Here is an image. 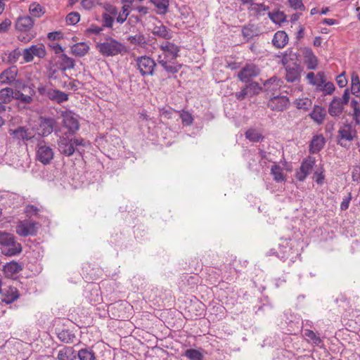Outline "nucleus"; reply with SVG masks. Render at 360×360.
<instances>
[{
  "label": "nucleus",
  "instance_id": "obj_36",
  "mask_svg": "<svg viewBox=\"0 0 360 360\" xmlns=\"http://www.w3.org/2000/svg\"><path fill=\"white\" fill-rule=\"evenodd\" d=\"M245 136L247 139L252 142H259L264 139V136L254 129L247 130Z\"/></svg>",
  "mask_w": 360,
  "mask_h": 360
},
{
  "label": "nucleus",
  "instance_id": "obj_54",
  "mask_svg": "<svg viewBox=\"0 0 360 360\" xmlns=\"http://www.w3.org/2000/svg\"><path fill=\"white\" fill-rule=\"evenodd\" d=\"M236 98L239 101L244 100L246 97H250V94L248 93V89L247 86H245L244 88H243L240 91L236 92L235 94Z\"/></svg>",
  "mask_w": 360,
  "mask_h": 360
},
{
  "label": "nucleus",
  "instance_id": "obj_59",
  "mask_svg": "<svg viewBox=\"0 0 360 360\" xmlns=\"http://www.w3.org/2000/svg\"><path fill=\"white\" fill-rule=\"evenodd\" d=\"M128 15V9L125 8V6H124L122 13H120L119 15L117 17V22L121 24L123 23L126 20Z\"/></svg>",
  "mask_w": 360,
  "mask_h": 360
},
{
  "label": "nucleus",
  "instance_id": "obj_23",
  "mask_svg": "<svg viewBox=\"0 0 360 360\" xmlns=\"http://www.w3.org/2000/svg\"><path fill=\"white\" fill-rule=\"evenodd\" d=\"M309 116L316 124H321L326 116V111L324 108L316 105Z\"/></svg>",
  "mask_w": 360,
  "mask_h": 360
},
{
  "label": "nucleus",
  "instance_id": "obj_6",
  "mask_svg": "<svg viewBox=\"0 0 360 360\" xmlns=\"http://www.w3.org/2000/svg\"><path fill=\"white\" fill-rule=\"evenodd\" d=\"M54 158V152L51 147L47 146L46 143L42 141H40L36 147V159L44 165L51 163Z\"/></svg>",
  "mask_w": 360,
  "mask_h": 360
},
{
  "label": "nucleus",
  "instance_id": "obj_48",
  "mask_svg": "<svg viewBox=\"0 0 360 360\" xmlns=\"http://www.w3.org/2000/svg\"><path fill=\"white\" fill-rule=\"evenodd\" d=\"M80 19V15L77 12H72L69 13L66 17V22L69 25L77 24Z\"/></svg>",
  "mask_w": 360,
  "mask_h": 360
},
{
  "label": "nucleus",
  "instance_id": "obj_45",
  "mask_svg": "<svg viewBox=\"0 0 360 360\" xmlns=\"http://www.w3.org/2000/svg\"><path fill=\"white\" fill-rule=\"evenodd\" d=\"M246 86L248 89L250 97L259 94L262 89L257 82H251L248 85H246Z\"/></svg>",
  "mask_w": 360,
  "mask_h": 360
},
{
  "label": "nucleus",
  "instance_id": "obj_32",
  "mask_svg": "<svg viewBox=\"0 0 360 360\" xmlns=\"http://www.w3.org/2000/svg\"><path fill=\"white\" fill-rule=\"evenodd\" d=\"M13 90L11 88H4L0 91V102L3 105L10 103L13 98Z\"/></svg>",
  "mask_w": 360,
  "mask_h": 360
},
{
  "label": "nucleus",
  "instance_id": "obj_35",
  "mask_svg": "<svg viewBox=\"0 0 360 360\" xmlns=\"http://www.w3.org/2000/svg\"><path fill=\"white\" fill-rule=\"evenodd\" d=\"M4 269L6 273L9 274L11 276L17 274L22 270V266L16 262H11L7 263Z\"/></svg>",
  "mask_w": 360,
  "mask_h": 360
},
{
  "label": "nucleus",
  "instance_id": "obj_44",
  "mask_svg": "<svg viewBox=\"0 0 360 360\" xmlns=\"http://www.w3.org/2000/svg\"><path fill=\"white\" fill-rule=\"evenodd\" d=\"M13 98L18 100L25 104L30 103L32 101V98L31 96L25 95L20 91H13Z\"/></svg>",
  "mask_w": 360,
  "mask_h": 360
},
{
  "label": "nucleus",
  "instance_id": "obj_29",
  "mask_svg": "<svg viewBox=\"0 0 360 360\" xmlns=\"http://www.w3.org/2000/svg\"><path fill=\"white\" fill-rule=\"evenodd\" d=\"M79 360H95L96 354L92 348L85 347L76 352V359Z\"/></svg>",
  "mask_w": 360,
  "mask_h": 360
},
{
  "label": "nucleus",
  "instance_id": "obj_1",
  "mask_svg": "<svg viewBox=\"0 0 360 360\" xmlns=\"http://www.w3.org/2000/svg\"><path fill=\"white\" fill-rule=\"evenodd\" d=\"M163 53L158 56V63L169 73H176L181 65L176 64L174 61L179 56L180 49L178 46L169 41L163 42L160 45Z\"/></svg>",
  "mask_w": 360,
  "mask_h": 360
},
{
  "label": "nucleus",
  "instance_id": "obj_38",
  "mask_svg": "<svg viewBox=\"0 0 360 360\" xmlns=\"http://www.w3.org/2000/svg\"><path fill=\"white\" fill-rule=\"evenodd\" d=\"M351 107L353 108V119L356 124H360V103L355 99L352 100L350 103Z\"/></svg>",
  "mask_w": 360,
  "mask_h": 360
},
{
  "label": "nucleus",
  "instance_id": "obj_15",
  "mask_svg": "<svg viewBox=\"0 0 360 360\" xmlns=\"http://www.w3.org/2000/svg\"><path fill=\"white\" fill-rule=\"evenodd\" d=\"M302 69L296 63L288 64L285 67V79L288 82H299Z\"/></svg>",
  "mask_w": 360,
  "mask_h": 360
},
{
  "label": "nucleus",
  "instance_id": "obj_57",
  "mask_svg": "<svg viewBox=\"0 0 360 360\" xmlns=\"http://www.w3.org/2000/svg\"><path fill=\"white\" fill-rule=\"evenodd\" d=\"M254 6V10L257 13H262L263 11H269V7L264 4H252Z\"/></svg>",
  "mask_w": 360,
  "mask_h": 360
},
{
  "label": "nucleus",
  "instance_id": "obj_62",
  "mask_svg": "<svg viewBox=\"0 0 360 360\" xmlns=\"http://www.w3.org/2000/svg\"><path fill=\"white\" fill-rule=\"evenodd\" d=\"M51 90V88H49L48 86H43V85L39 86L37 89V91L41 96H46L48 98H49V91Z\"/></svg>",
  "mask_w": 360,
  "mask_h": 360
},
{
  "label": "nucleus",
  "instance_id": "obj_56",
  "mask_svg": "<svg viewBox=\"0 0 360 360\" xmlns=\"http://www.w3.org/2000/svg\"><path fill=\"white\" fill-rule=\"evenodd\" d=\"M336 82L340 88H343L347 85V79H346L344 72L336 77Z\"/></svg>",
  "mask_w": 360,
  "mask_h": 360
},
{
  "label": "nucleus",
  "instance_id": "obj_34",
  "mask_svg": "<svg viewBox=\"0 0 360 360\" xmlns=\"http://www.w3.org/2000/svg\"><path fill=\"white\" fill-rule=\"evenodd\" d=\"M159 14H165L168 11L169 0H151Z\"/></svg>",
  "mask_w": 360,
  "mask_h": 360
},
{
  "label": "nucleus",
  "instance_id": "obj_49",
  "mask_svg": "<svg viewBox=\"0 0 360 360\" xmlns=\"http://www.w3.org/2000/svg\"><path fill=\"white\" fill-rule=\"evenodd\" d=\"M30 12L32 16L38 18L42 13V8L39 4L34 3L30 6Z\"/></svg>",
  "mask_w": 360,
  "mask_h": 360
},
{
  "label": "nucleus",
  "instance_id": "obj_11",
  "mask_svg": "<svg viewBox=\"0 0 360 360\" xmlns=\"http://www.w3.org/2000/svg\"><path fill=\"white\" fill-rule=\"evenodd\" d=\"M57 122L53 117H40L39 124L37 129L38 134L42 136L51 134L56 127Z\"/></svg>",
  "mask_w": 360,
  "mask_h": 360
},
{
  "label": "nucleus",
  "instance_id": "obj_26",
  "mask_svg": "<svg viewBox=\"0 0 360 360\" xmlns=\"http://www.w3.org/2000/svg\"><path fill=\"white\" fill-rule=\"evenodd\" d=\"M152 33L165 39H170L172 37V32L162 24L155 25L153 29Z\"/></svg>",
  "mask_w": 360,
  "mask_h": 360
},
{
  "label": "nucleus",
  "instance_id": "obj_22",
  "mask_svg": "<svg viewBox=\"0 0 360 360\" xmlns=\"http://www.w3.org/2000/svg\"><path fill=\"white\" fill-rule=\"evenodd\" d=\"M58 360H76V351L73 347L65 346L60 349L57 355Z\"/></svg>",
  "mask_w": 360,
  "mask_h": 360
},
{
  "label": "nucleus",
  "instance_id": "obj_28",
  "mask_svg": "<svg viewBox=\"0 0 360 360\" xmlns=\"http://www.w3.org/2000/svg\"><path fill=\"white\" fill-rule=\"evenodd\" d=\"M49 98L57 103H62L68 100V95L60 90L51 89L49 94Z\"/></svg>",
  "mask_w": 360,
  "mask_h": 360
},
{
  "label": "nucleus",
  "instance_id": "obj_8",
  "mask_svg": "<svg viewBox=\"0 0 360 360\" xmlns=\"http://www.w3.org/2000/svg\"><path fill=\"white\" fill-rule=\"evenodd\" d=\"M57 143L59 152L65 156L70 157L75 152L79 151L77 148H74L72 138H70L67 132H65L59 136Z\"/></svg>",
  "mask_w": 360,
  "mask_h": 360
},
{
  "label": "nucleus",
  "instance_id": "obj_50",
  "mask_svg": "<svg viewBox=\"0 0 360 360\" xmlns=\"http://www.w3.org/2000/svg\"><path fill=\"white\" fill-rule=\"evenodd\" d=\"M270 19L274 22H278L283 20L284 15L282 12H269L268 13Z\"/></svg>",
  "mask_w": 360,
  "mask_h": 360
},
{
  "label": "nucleus",
  "instance_id": "obj_64",
  "mask_svg": "<svg viewBox=\"0 0 360 360\" xmlns=\"http://www.w3.org/2000/svg\"><path fill=\"white\" fill-rule=\"evenodd\" d=\"M63 34L61 32H53L48 34V38L50 40H57L62 38Z\"/></svg>",
  "mask_w": 360,
  "mask_h": 360
},
{
  "label": "nucleus",
  "instance_id": "obj_18",
  "mask_svg": "<svg viewBox=\"0 0 360 360\" xmlns=\"http://www.w3.org/2000/svg\"><path fill=\"white\" fill-rule=\"evenodd\" d=\"M18 75V69L15 66L11 67L0 75V85L10 84L13 82Z\"/></svg>",
  "mask_w": 360,
  "mask_h": 360
},
{
  "label": "nucleus",
  "instance_id": "obj_7",
  "mask_svg": "<svg viewBox=\"0 0 360 360\" xmlns=\"http://www.w3.org/2000/svg\"><path fill=\"white\" fill-rule=\"evenodd\" d=\"M63 117V126L68 129V134L74 135L79 129V123L77 115L70 110L63 111L61 113Z\"/></svg>",
  "mask_w": 360,
  "mask_h": 360
},
{
  "label": "nucleus",
  "instance_id": "obj_24",
  "mask_svg": "<svg viewBox=\"0 0 360 360\" xmlns=\"http://www.w3.org/2000/svg\"><path fill=\"white\" fill-rule=\"evenodd\" d=\"M288 42V37L284 31L276 32L272 39L273 45L278 49L283 48Z\"/></svg>",
  "mask_w": 360,
  "mask_h": 360
},
{
  "label": "nucleus",
  "instance_id": "obj_40",
  "mask_svg": "<svg viewBox=\"0 0 360 360\" xmlns=\"http://www.w3.org/2000/svg\"><path fill=\"white\" fill-rule=\"evenodd\" d=\"M297 108L307 110L312 105V101L308 98H299L295 101Z\"/></svg>",
  "mask_w": 360,
  "mask_h": 360
},
{
  "label": "nucleus",
  "instance_id": "obj_4",
  "mask_svg": "<svg viewBox=\"0 0 360 360\" xmlns=\"http://www.w3.org/2000/svg\"><path fill=\"white\" fill-rule=\"evenodd\" d=\"M0 245L8 248L2 250V253L6 256H14L22 252L21 244L16 242L13 234L0 231Z\"/></svg>",
  "mask_w": 360,
  "mask_h": 360
},
{
  "label": "nucleus",
  "instance_id": "obj_13",
  "mask_svg": "<svg viewBox=\"0 0 360 360\" xmlns=\"http://www.w3.org/2000/svg\"><path fill=\"white\" fill-rule=\"evenodd\" d=\"M315 164V159L314 158H308L302 161L301 166L296 172L295 176L300 181H304L306 177L311 173Z\"/></svg>",
  "mask_w": 360,
  "mask_h": 360
},
{
  "label": "nucleus",
  "instance_id": "obj_19",
  "mask_svg": "<svg viewBox=\"0 0 360 360\" xmlns=\"http://www.w3.org/2000/svg\"><path fill=\"white\" fill-rule=\"evenodd\" d=\"M10 134L13 135L15 139L24 141H29L34 136L31 131L23 127H20L15 130H10Z\"/></svg>",
  "mask_w": 360,
  "mask_h": 360
},
{
  "label": "nucleus",
  "instance_id": "obj_17",
  "mask_svg": "<svg viewBox=\"0 0 360 360\" xmlns=\"http://www.w3.org/2000/svg\"><path fill=\"white\" fill-rule=\"evenodd\" d=\"M344 105L340 97H333L328 106L329 115L332 117H339L343 112Z\"/></svg>",
  "mask_w": 360,
  "mask_h": 360
},
{
  "label": "nucleus",
  "instance_id": "obj_14",
  "mask_svg": "<svg viewBox=\"0 0 360 360\" xmlns=\"http://www.w3.org/2000/svg\"><path fill=\"white\" fill-rule=\"evenodd\" d=\"M289 105V100L285 96H274L271 98L267 103V106L271 110L275 111H283L285 110Z\"/></svg>",
  "mask_w": 360,
  "mask_h": 360
},
{
  "label": "nucleus",
  "instance_id": "obj_9",
  "mask_svg": "<svg viewBox=\"0 0 360 360\" xmlns=\"http://www.w3.org/2000/svg\"><path fill=\"white\" fill-rule=\"evenodd\" d=\"M38 230V223L31 220L20 221L16 226V233L23 237L35 236Z\"/></svg>",
  "mask_w": 360,
  "mask_h": 360
},
{
  "label": "nucleus",
  "instance_id": "obj_51",
  "mask_svg": "<svg viewBox=\"0 0 360 360\" xmlns=\"http://www.w3.org/2000/svg\"><path fill=\"white\" fill-rule=\"evenodd\" d=\"M335 89V85L330 82L325 83V84L321 87V90L325 92L326 95H331L333 94Z\"/></svg>",
  "mask_w": 360,
  "mask_h": 360
},
{
  "label": "nucleus",
  "instance_id": "obj_2",
  "mask_svg": "<svg viewBox=\"0 0 360 360\" xmlns=\"http://www.w3.org/2000/svg\"><path fill=\"white\" fill-rule=\"evenodd\" d=\"M97 51L105 57H112L127 52L125 46L110 37L105 38L103 41L96 45Z\"/></svg>",
  "mask_w": 360,
  "mask_h": 360
},
{
  "label": "nucleus",
  "instance_id": "obj_12",
  "mask_svg": "<svg viewBox=\"0 0 360 360\" xmlns=\"http://www.w3.org/2000/svg\"><path fill=\"white\" fill-rule=\"evenodd\" d=\"M23 58L26 62H30L33 60L34 56L38 58H44L46 56L45 46L42 44L32 45L30 47L24 49Z\"/></svg>",
  "mask_w": 360,
  "mask_h": 360
},
{
  "label": "nucleus",
  "instance_id": "obj_61",
  "mask_svg": "<svg viewBox=\"0 0 360 360\" xmlns=\"http://www.w3.org/2000/svg\"><path fill=\"white\" fill-rule=\"evenodd\" d=\"M351 199L352 195L351 193H349L348 196L344 198L340 204V209L342 210H346L348 209Z\"/></svg>",
  "mask_w": 360,
  "mask_h": 360
},
{
  "label": "nucleus",
  "instance_id": "obj_27",
  "mask_svg": "<svg viewBox=\"0 0 360 360\" xmlns=\"http://www.w3.org/2000/svg\"><path fill=\"white\" fill-rule=\"evenodd\" d=\"M4 298L2 301L6 304H11L19 297V293L16 288L9 287L8 289H4L3 292Z\"/></svg>",
  "mask_w": 360,
  "mask_h": 360
},
{
  "label": "nucleus",
  "instance_id": "obj_3",
  "mask_svg": "<svg viewBox=\"0 0 360 360\" xmlns=\"http://www.w3.org/2000/svg\"><path fill=\"white\" fill-rule=\"evenodd\" d=\"M357 137V131L351 124L340 126L336 136V143L345 148H349L352 142Z\"/></svg>",
  "mask_w": 360,
  "mask_h": 360
},
{
  "label": "nucleus",
  "instance_id": "obj_55",
  "mask_svg": "<svg viewBox=\"0 0 360 360\" xmlns=\"http://www.w3.org/2000/svg\"><path fill=\"white\" fill-rule=\"evenodd\" d=\"M288 2L290 6L295 10H304L305 8L302 0H288Z\"/></svg>",
  "mask_w": 360,
  "mask_h": 360
},
{
  "label": "nucleus",
  "instance_id": "obj_46",
  "mask_svg": "<svg viewBox=\"0 0 360 360\" xmlns=\"http://www.w3.org/2000/svg\"><path fill=\"white\" fill-rule=\"evenodd\" d=\"M180 117L183 124L190 126L193 124V117L189 112L182 111L180 114Z\"/></svg>",
  "mask_w": 360,
  "mask_h": 360
},
{
  "label": "nucleus",
  "instance_id": "obj_30",
  "mask_svg": "<svg viewBox=\"0 0 360 360\" xmlns=\"http://www.w3.org/2000/svg\"><path fill=\"white\" fill-rule=\"evenodd\" d=\"M89 46L84 42L77 43L71 47V52L77 56H84L89 51Z\"/></svg>",
  "mask_w": 360,
  "mask_h": 360
},
{
  "label": "nucleus",
  "instance_id": "obj_39",
  "mask_svg": "<svg viewBox=\"0 0 360 360\" xmlns=\"http://www.w3.org/2000/svg\"><path fill=\"white\" fill-rule=\"evenodd\" d=\"M304 336L307 339L308 341H311L312 343L317 346L322 343V340L320 337L317 336L315 333L311 330L305 329L304 330Z\"/></svg>",
  "mask_w": 360,
  "mask_h": 360
},
{
  "label": "nucleus",
  "instance_id": "obj_42",
  "mask_svg": "<svg viewBox=\"0 0 360 360\" xmlns=\"http://www.w3.org/2000/svg\"><path fill=\"white\" fill-rule=\"evenodd\" d=\"M128 40L134 45L144 47L146 45V38L143 34H139L134 36H129Z\"/></svg>",
  "mask_w": 360,
  "mask_h": 360
},
{
  "label": "nucleus",
  "instance_id": "obj_63",
  "mask_svg": "<svg viewBox=\"0 0 360 360\" xmlns=\"http://www.w3.org/2000/svg\"><path fill=\"white\" fill-rule=\"evenodd\" d=\"M102 30H103V27H98V26L95 25H91L87 29V32L89 33L95 34H99Z\"/></svg>",
  "mask_w": 360,
  "mask_h": 360
},
{
  "label": "nucleus",
  "instance_id": "obj_21",
  "mask_svg": "<svg viewBox=\"0 0 360 360\" xmlns=\"http://www.w3.org/2000/svg\"><path fill=\"white\" fill-rule=\"evenodd\" d=\"M325 139L322 134L314 136L309 145L310 153H319L325 146Z\"/></svg>",
  "mask_w": 360,
  "mask_h": 360
},
{
  "label": "nucleus",
  "instance_id": "obj_16",
  "mask_svg": "<svg viewBox=\"0 0 360 360\" xmlns=\"http://www.w3.org/2000/svg\"><path fill=\"white\" fill-rule=\"evenodd\" d=\"M303 55L304 62L309 70H315L318 65V59L310 48H303L301 50Z\"/></svg>",
  "mask_w": 360,
  "mask_h": 360
},
{
  "label": "nucleus",
  "instance_id": "obj_37",
  "mask_svg": "<svg viewBox=\"0 0 360 360\" xmlns=\"http://www.w3.org/2000/svg\"><path fill=\"white\" fill-rule=\"evenodd\" d=\"M281 80L277 77H271L264 83L266 91H274L281 86Z\"/></svg>",
  "mask_w": 360,
  "mask_h": 360
},
{
  "label": "nucleus",
  "instance_id": "obj_52",
  "mask_svg": "<svg viewBox=\"0 0 360 360\" xmlns=\"http://www.w3.org/2000/svg\"><path fill=\"white\" fill-rule=\"evenodd\" d=\"M259 155L260 157V160L259 161L260 166L264 167L267 165L268 162H271V160L268 158V154L263 150H259Z\"/></svg>",
  "mask_w": 360,
  "mask_h": 360
},
{
  "label": "nucleus",
  "instance_id": "obj_43",
  "mask_svg": "<svg viewBox=\"0 0 360 360\" xmlns=\"http://www.w3.org/2000/svg\"><path fill=\"white\" fill-rule=\"evenodd\" d=\"M351 92L357 96V94L360 93V80L356 74L352 76Z\"/></svg>",
  "mask_w": 360,
  "mask_h": 360
},
{
  "label": "nucleus",
  "instance_id": "obj_41",
  "mask_svg": "<svg viewBox=\"0 0 360 360\" xmlns=\"http://www.w3.org/2000/svg\"><path fill=\"white\" fill-rule=\"evenodd\" d=\"M184 356L190 360H202L203 354L198 349H188L185 351Z\"/></svg>",
  "mask_w": 360,
  "mask_h": 360
},
{
  "label": "nucleus",
  "instance_id": "obj_53",
  "mask_svg": "<svg viewBox=\"0 0 360 360\" xmlns=\"http://www.w3.org/2000/svg\"><path fill=\"white\" fill-rule=\"evenodd\" d=\"M99 0H82V6L86 10H90L94 8L96 4H98Z\"/></svg>",
  "mask_w": 360,
  "mask_h": 360
},
{
  "label": "nucleus",
  "instance_id": "obj_33",
  "mask_svg": "<svg viewBox=\"0 0 360 360\" xmlns=\"http://www.w3.org/2000/svg\"><path fill=\"white\" fill-rule=\"evenodd\" d=\"M271 174L274 176V180L276 182L285 181V176L283 173V169L278 165L274 164L271 169Z\"/></svg>",
  "mask_w": 360,
  "mask_h": 360
},
{
  "label": "nucleus",
  "instance_id": "obj_47",
  "mask_svg": "<svg viewBox=\"0 0 360 360\" xmlns=\"http://www.w3.org/2000/svg\"><path fill=\"white\" fill-rule=\"evenodd\" d=\"M243 36L248 39H252L255 36H257V34L255 31L253 26H245L242 30Z\"/></svg>",
  "mask_w": 360,
  "mask_h": 360
},
{
  "label": "nucleus",
  "instance_id": "obj_58",
  "mask_svg": "<svg viewBox=\"0 0 360 360\" xmlns=\"http://www.w3.org/2000/svg\"><path fill=\"white\" fill-rule=\"evenodd\" d=\"M11 25V21L9 19H5L0 23V33L7 32Z\"/></svg>",
  "mask_w": 360,
  "mask_h": 360
},
{
  "label": "nucleus",
  "instance_id": "obj_25",
  "mask_svg": "<svg viewBox=\"0 0 360 360\" xmlns=\"http://www.w3.org/2000/svg\"><path fill=\"white\" fill-rule=\"evenodd\" d=\"M105 10H106V11L109 12L110 14H108L107 13H104L102 15L103 27H112L113 22H114V18L112 16H111L110 15H116L117 13V9L115 7H114L112 6H108L107 7H105Z\"/></svg>",
  "mask_w": 360,
  "mask_h": 360
},
{
  "label": "nucleus",
  "instance_id": "obj_60",
  "mask_svg": "<svg viewBox=\"0 0 360 360\" xmlns=\"http://www.w3.org/2000/svg\"><path fill=\"white\" fill-rule=\"evenodd\" d=\"M39 212V209L32 205H29L25 207V213L27 216H30L32 214H37Z\"/></svg>",
  "mask_w": 360,
  "mask_h": 360
},
{
  "label": "nucleus",
  "instance_id": "obj_31",
  "mask_svg": "<svg viewBox=\"0 0 360 360\" xmlns=\"http://www.w3.org/2000/svg\"><path fill=\"white\" fill-rule=\"evenodd\" d=\"M60 69L63 71L70 70L75 67V60L73 58L68 57L66 54L62 53L60 56Z\"/></svg>",
  "mask_w": 360,
  "mask_h": 360
},
{
  "label": "nucleus",
  "instance_id": "obj_20",
  "mask_svg": "<svg viewBox=\"0 0 360 360\" xmlns=\"http://www.w3.org/2000/svg\"><path fill=\"white\" fill-rule=\"evenodd\" d=\"M34 24L32 18L28 15L22 16L18 18L15 27L20 32H27L31 30Z\"/></svg>",
  "mask_w": 360,
  "mask_h": 360
},
{
  "label": "nucleus",
  "instance_id": "obj_10",
  "mask_svg": "<svg viewBox=\"0 0 360 360\" xmlns=\"http://www.w3.org/2000/svg\"><path fill=\"white\" fill-rule=\"evenodd\" d=\"M260 73L259 68L253 63L246 64L238 73V79L243 82H249Z\"/></svg>",
  "mask_w": 360,
  "mask_h": 360
},
{
  "label": "nucleus",
  "instance_id": "obj_5",
  "mask_svg": "<svg viewBox=\"0 0 360 360\" xmlns=\"http://www.w3.org/2000/svg\"><path fill=\"white\" fill-rule=\"evenodd\" d=\"M136 66L143 77L154 75L157 66L155 61L149 56H140L136 59Z\"/></svg>",
  "mask_w": 360,
  "mask_h": 360
}]
</instances>
